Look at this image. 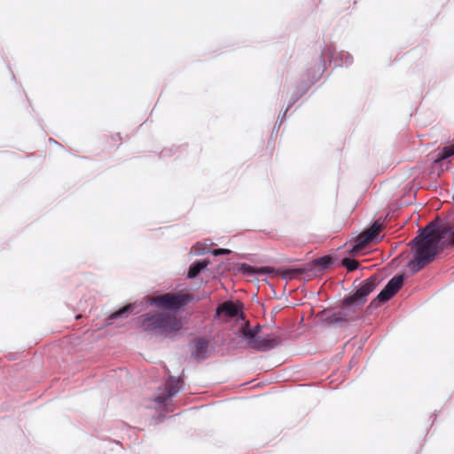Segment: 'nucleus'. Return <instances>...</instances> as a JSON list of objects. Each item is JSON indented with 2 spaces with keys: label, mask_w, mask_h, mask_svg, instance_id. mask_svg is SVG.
Listing matches in <instances>:
<instances>
[{
  "label": "nucleus",
  "mask_w": 454,
  "mask_h": 454,
  "mask_svg": "<svg viewBox=\"0 0 454 454\" xmlns=\"http://www.w3.org/2000/svg\"><path fill=\"white\" fill-rule=\"evenodd\" d=\"M333 264V259L331 255H324L317 259L313 260L311 262L307 263L304 267L296 270L297 272L301 274H309L314 270L324 271Z\"/></svg>",
  "instance_id": "obj_10"
},
{
  "label": "nucleus",
  "mask_w": 454,
  "mask_h": 454,
  "mask_svg": "<svg viewBox=\"0 0 454 454\" xmlns=\"http://www.w3.org/2000/svg\"><path fill=\"white\" fill-rule=\"evenodd\" d=\"M380 228V223H373L370 226L369 231L365 234L360 235L355 244L352 245L351 254L356 255L360 254L371 242H378L380 239L379 232Z\"/></svg>",
  "instance_id": "obj_7"
},
{
  "label": "nucleus",
  "mask_w": 454,
  "mask_h": 454,
  "mask_svg": "<svg viewBox=\"0 0 454 454\" xmlns=\"http://www.w3.org/2000/svg\"><path fill=\"white\" fill-rule=\"evenodd\" d=\"M136 306V303H129L111 313L105 318L104 325L109 326L112 325L114 322L119 318H127L130 314L133 313Z\"/></svg>",
  "instance_id": "obj_14"
},
{
  "label": "nucleus",
  "mask_w": 454,
  "mask_h": 454,
  "mask_svg": "<svg viewBox=\"0 0 454 454\" xmlns=\"http://www.w3.org/2000/svg\"><path fill=\"white\" fill-rule=\"evenodd\" d=\"M280 345L281 340L278 337L267 335L264 338H258L255 342H253V344H250L249 346L257 351L266 352L274 349Z\"/></svg>",
  "instance_id": "obj_12"
},
{
  "label": "nucleus",
  "mask_w": 454,
  "mask_h": 454,
  "mask_svg": "<svg viewBox=\"0 0 454 454\" xmlns=\"http://www.w3.org/2000/svg\"><path fill=\"white\" fill-rule=\"evenodd\" d=\"M193 300L192 294L182 292L166 293L151 299L147 303L156 306L162 311L143 314L140 317L142 329L165 337L180 331L183 326L181 319L170 313L178 314L184 311Z\"/></svg>",
  "instance_id": "obj_2"
},
{
  "label": "nucleus",
  "mask_w": 454,
  "mask_h": 454,
  "mask_svg": "<svg viewBox=\"0 0 454 454\" xmlns=\"http://www.w3.org/2000/svg\"><path fill=\"white\" fill-rule=\"evenodd\" d=\"M216 313L223 314L229 318H235L236 320H244L245 315L243 313L242 304H235L231 301L225 302L216 309Z\"/></svg>",
  "instance_id": "obj_11"
},
{
  "label": "nucleus",
  "mask_w": 454,
  "mask_h": 454,
  "mask_svg": "<svg viewBox=\"0 0 454 454\" xmlns=\"http://www.w3.org/2000/svg\"><path fill=\"white\" fill-rule=\"evenodd\" d=\"M50 141H51V143L58 144V142H57V141H55L53 138H50Z\"/></svg>",
  "instance_id": "obj_28"
},
{
  "label": "nucleus",
  "mask_w": 454,
  "mask_h": 454,
  "mask_svg": "<svg viewBox=\"0 0 454 454\" xmlns=\"http://www.w3.org/2000/svg\"><path fill=\"white\" fill-rule=\"evenodd\" d=\"M357 305L354 302H350L348 304L345 303V297L341 300L340 304V310L338 312L332 313L331 315L326 316L323 321L328 326L333 327H341L343 324H348L350 322H355L357 320L356 317H353L352 315L356 312Z\"/></svg>",
  "instance_id": "obj_5"
},
{
  "label": "nucleus",
  "mask_w": 454,
  "mask_h": 454,
  "mask_svg": "<svg viewBox=\"0 0 454 454\" xmlns=\"http://www.w3.org/2000/svg\"><path fill=\"white\" fill-rule=\"evenodd\" d=\"M211 263L208 258L203 260H196L188 268L186 278L188 279H195L200 273L206 270Z\"/></svg>",
  "instance_id": "obj_17"
},
{
  "label": "nucleus",
  "mask_w": 454,
  "mask_h": 454,
  "mask_svg": "<svg viewBox=\"0 0 454 454\" xmlns=\"http://www.w3.org/2000/svg\"><path fill=\"white\" fill-rule=\"evenodd\" d=\"M170 399L167 394L161 393L153 398V401L159 405H165L167 402Z\"/></svg>",
  "instance_id": "obj_21"
},
{
  "label": "nucleus",
  "mask_w": 454,
  "mask_h": 454,
  "mask_svg": "<svg viewBox=\"0 0 454 454\" xmlns=\"http://www.w3.org/2000/svg\"><path fill=\"white\" fill-rule=\"evenodd\" d=\"M289 109H287V107L286 108V110L282 113L279 114L278 117V120L277 121L279 122L278 125H281V123L283 122V121L286 119V113Z\"/></svg>",
  "instance_id": "obj_24"
},
{
  "label": "nucleus",
  "mask_w": 454,
  "mask_h": 454,
  "mask_svg": "<svg viewBox=\"0 0 454 454\" xmlns=\"http://www.w3.org/2000/svg\"><path fill=\"white\" fill-rule=\"evenodd\" d=\"M451 156H454V143L442 148L438 152L434 162L442 163V161L448 160Z\"/></svg>",
  "instance_id": "obj_19"
},
{
  "label": "nucleus",
  "mask_w": 454,
  "mask_h": 454,
  "mask_svg": "<svg viewBox=\"0 0 454 454\" xmlns=\"http://www.w3.org/2000/svg\"><path fill=\"white\" fill-rule=\"evenodd\" d=\"M341 265L345 267L348 272H352L359 267L358 262L355 259L350 257L342 258Z\"/></svg>",
  "instance_id": "obj_20"
},
{
  "label": "nucleus",
  "mask_w": 454,
  "mask_h": 454,
  "mask_svg": "<svg viewBox=\"0 0 454 454\" xmlns=\"http://www.w3.org/2000/svg\"><path fill=\"white\" fill-rule=\"evenodd\" d=\"M262 326L261 325H256L253 328L247 325L239 328L238 335L239 338L244 340L247 345H250L260 338L259 334L262 332Z\"/></svg>",
  "instance_id": "obj_13"
},
{
  "label": "nucleus",
  "mask_w": 454,
  "mask_h": 454,
  "mask_svg": "<svg viewBox=\"0 0 454 454\" xmlns=\"http://www.w3.org/2000/svg\"><path fill=\"white\" fill-rule=\"evenodd\" d=\"M237 270L245 276H268L275 272V269L271 266L256 267L246 262L237 264Z\"/></svg>",
  "instance_id": "obj_9"
},
{
  "label": "nucleus",
  "mask_w": 454,
  "mask_h": 454,
  "mask_svg": "<svg viewBox=\"0 0 454 454\" xmlns=\"http://www.w3.org/2000/svg\"><path fill=\"white\" fill-rule=\"evenodd\" d=\"M409 247L412 259L406 267L414 275L432 262L445 248L454 247V223L450 224L440 218L432 220L423 228H419Z\"/></svg>",
  "instance_id": "obj_1"
},
{
  "label": "nucleus",
  "mask_w": 454,
  "mask_h": 454,
  "mask_svg": "<svg viewBox=\"0 0 454 454\" xmlns=\"http://www.w3.org/2000/svg\"><path fill=\"white\" fill-rule=\"evenodd\" d=\"M183 382L181 377L169 376L167 380L163 393L167 394L170 399L175 396L180 390L179 385Z\"/></svg>",
  "instance_id": "obj_18"
},
{
  "label": "nucleus",
  "mask_w": 454,
  "mask_h": 454,
  "mask_svg": "<svg viewBox=\"0 0 454 454\" xmlns=\"http://www.w3.org/2000/svg\"><path fill=\"white\" fill-rule=\"evenodd\" d=\"M176 148H174V147H171L169 149H164L161 151L160 156L161 157L169 156V155L173 154L174 152H176Z\"/></svg>",
  "instance_id": "obj_23"
},
{
  "label": "nucleus",
  "mask_w": 454,
  "mask_h": 454,
  "mask_svg": "<svg viewBox=\"0 0 454 454\" xmlns=\"http://www.w3.org/2000/svg\"><path fill=\"white\" fill-rule=\"evenodd\" d=\"M112 137H113V139H114V140H116L117 138H118V139H121V136H120V134H119V133H118V134H116L115 136H113Z\"/></svg>",
  "instance_id": "obj_26"
},
{
  "label": "nucleus",
  "mask_w": 454,
  "mask_h": 454,
  "mask_svg": "<svg viewBox=\"0 0 454 454\" xmlns=\"http://www.w3.org/2000/svg\"><path fill=\"white\" fill-rule=\"evenodd\" d=\"M408 278L404 273L397 274L391 278L378 294V295L370 302L367 310L373 308L377 309L381 303L390 301L403 287L404 280Z\"/></svg>",
  "instance_id": "obj_4"
},
{
  "label": "nucleus",
  "mask_w": 454,
  "mask_h": 454,
  "mask_svg": "<svg viewBox=\"0 0 454 454\" xmlns=\"http://www.w3.org/2000/svg\"><path fill=\"white\" fill-rule=\"evenodd\" d=\"M279 122L276 121L274 127H273V130H272V133L274 132H278V129H279V127L280 125H278Z\"/></svg>",
  "instance_id": "obj_25"
},
{
  "label": "nucleus",
  "mask_w": 454,
  "mask_h": 454,
  "mask_svg": "<svg viewBox=\"0 0 454 454\" xmlns=\"http://www.w3.org/2000/svg\"><path fill=\"white\" fill-rule=\"evenodd\" d=\"M136 306V303H129L111 313L105 318L104 325L109 326L112 325L114 322L119 318H127L130 314L133 313Z\"/></svg>",
  "instance_id": "obj_15"
},
{
  "label": "nucleus",
  "mask_w": 454,
  "mask_h": 454,
  "mask_svg": "<svg viewBox=\"0 0 454 454\" xmlns=\"http://www.w3.org/2000/svg\"><path fill=\"white\" fill-rule=\"evenodd\" d=\"M325 72V59L321 56L316 59L311 66L306 70V80L299 82L296 85V90L292 96L287 109H290L303 95H305L309 88L317 82Z\"/></svg>",
  "instance_id": "obj_3"
},
{
  "label": "nucleus",
  "mask_w": 454,
  "mask_h": 454,
  "mask_svg": "<svg viewBox=\"0 0 454 454\" xmlns=\"http://www.w3.org/2000/svg\"><path fill=\"white\" fill-rule=\"evenodd\" d=\"M209 253L212 254L214 256H218V255L230 254L231 253V251L227 248H215L212 251H209Z\"/></svg>",
  "instance_id": "obj_22"
},
{
  "label": "nucleus",
  "mask_w": 454,
  "mask_h": 454,
  "mask_svg": "<svg viewBox=\"0 0 454 454\" xmlns=\"http://www.w3.org/2000/svg\"><path fill=\"white\" fill-rule=\"evenodd\" d=\"M193 344L195 350L192 352V356L205 359L208 348L209 342L203 337H198L192 340L190 345Z\"/></svg>",
  "instance_id": "obj_16"
},
{
  "label": "nucleus",
  "mask_w": 454,
  "mask_h": 454,
  "mask_svg": "<svg viewBox=\"0 0 454 454\" xmlns=\"http://www.w3.org/2000/svg\"><path fill=\"white\" fill-rule=\"evenodd\" d=\"M329 310H330V309H325L322 311V314H326Z\"/></svg>",
  "instance_id": "obj_27"
},
{
  "label": "nucleus",
  "mask_w": 454,
  "mask_h": 454,
  "mask_svg": "<svg viewBox=\"0 0 454 454\" xmlns=\"http://www.w3.org/2000/svg\"><path fill=\"white\" fill-rule=\"evenodd\" d=\"M380 282V277L377 274H372L363 280L353 294L345 296V303L354 302L358 307L364 305L368 295L375 290Z\"/></svg>",
  "instance_id": "obj_6"
},
{
  "label": "nucleus",
  "mask_w": 454,
  "mask_h": 454,
  "mask_svg": "<svg viewBox=\"0 0 454 454\" xmlns=\"http://www.w3.org/2000/svg\"><path fill=\"white\" fill-rule=\"evenodd\" d=\"M321 52L317 56V59L319 57H323L325 59V67L326 66V58L329 59L330 61L333 60L337 66H349L353 63V57L352 55L348 52L341 51L336 54L335 51L331 47L325 44L324 47L320 46Z\"/></svg>",
  "instance_id": "obj_8"
}]
</instances>
